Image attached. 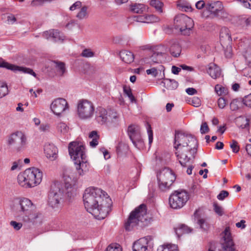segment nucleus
<instances>
[{
  "mask_svg": "<svg viewBox=\"0 0 251 251\" xmlns=\"http://www.w3.org/2000/svg\"><path fill=\"white\" fill-rule=\"evenodd\" d=\"M83 199L87 211L96 218L101 220L107 216L110 210L111 199L101 189L95 187L87 188Z\"/></svg>",
  "mask_w": 251,
  "mask_h": 251,
  "instance_id": "1",
  "label": "nucleus"
},
{
  "mask_svg": "<svg viewBox=\"0 0 251 251\" xmlns=\"http://www.w3.org/2000/svg\"><path fill=\"white\" fill-rule=\"evenodd\" d=\"M174 146L179 163L181 166H186L195 157L198 142L191 135L177 131L175 134Z\"/></svg>",
  "mask_w": 251,
  "mask_h": 251,
  "instance_id": "2",
  "label": "nucleus"
},
{
  "mask_svg": "<svg viewBox=\"0 0 251 251\" xmlns=\"http://www.w3.org/2000/svg\"><path fill=\"white\" fill-rule=\"evenodd\" d=\"M42 172L37 168L26 169L20 173L17 177L18 182L21 186L25 188L34 187L39 184L42 179Z\"/></svg>",
  "mask_w": 251,
  "mask_h": 251,
  "instance_id": "3",
  "label": "nucleus"
},
{
  "mask_svg": "<svg viewBox=\"0 0 251 251\" xmlns=\"http://www.w3.org/2000/svg\"><path fill=\"white\" fill-rule=\"evenodd\" d=\"M148 223L147 214V206L142 204L132 211L125 223V227L126 230H131L133 227L140 225L146 226Z\"/></svg>",
  "mask_w": 251,
  "mask_h": 251,
  "instance_id": "4",
  "label": "nucleus"
},
{
  "mask_svg": "<svg viewBox=\"0 0 251 251\" xmlns=\"http://www.w3.org/2000/svg\"><path fill=\"white\" fill-rule=\"evenodd\" d=\"M63 192L55 184L51 185L48 194V206L54 210L58 211L63 206Z\"/></svg>",
  "mask_w": 251,
  "mask_h": 251,
  "instance_id": "5",
  "label": "nucleus"
},
{
  "mask_svg": "<svg viewBox=\"0 0 251 251\" xmlns=\"http://www.w3.org/2000/svg\"><path fill=\"white\" fill-rule=\"evenodd\" d=\"M8 145L16 152L23 151L26 148L27 138L25 134L20 131L11 134L7 139Z\"/></svg>",
  "mask_w": 251,
  "mask_h": 251,
  "instance_id": "6",
  "label": "nucleus"
},
{
  "mask_svg": "<svg viewBox=\"0 0 251 251\" xmlns=\"http://www.w3.org/2000/svg\"><path fill=\"white\" fill-rule=\"evenodd\" d=\"M175 179V174L171 170L167 168H163L157 175L159 189L163 191L169 189Z\"/></svg>",
  "mask_w": 251,
  "mask_h": 251,
  "instance_id": "7",
  "label": "nucleus"
},
{
  "mask_svg": "<svg viewBox=\"0 0 251 251\" xmlns=\"http://www.w3.org/2000/svg\"><path fill=\"white\" fill-rule=\"evenodd\" d=\"M189 198V195L186 191H175L169 197L170 206L173 209L181 208L186 204Z\"/></svg>",
  "mask_w": 251,
  "mask_h": 251,
  "instance_id": "8",
  "label": "nucleus"
},
{
  "mask_svg": "<svg viewBox=\"0 0 251 251\" xmlns=\"http://www.w3.org/2000/svg\"><path fill=\"white\" fill-rule=\"evenodd\" d=\"M220 247L223 248L224 251H236L229 227H226L223 232L221 245H211L208 251H221Z\"/></svg>",
  "mask_w": 251,
  "mask_h": 251,
  "instance_id": "9",
  "label": "nucleus"
},
{
  "mask_svg": "<svg viewBox=\"0 0 251 251\" xmlns=\"http://www.w3.org/2000/svg\"><path fill=\"white\" fill-rule=\"evenodd\" d=\"M193 25V20L184 14L178 15L175 18V28L184 35H189Z\"/></svg>",
  "mask_w": 251,
  "mask_h": 251,
  "instance_id": "10",
  "label": "nucleus"
},
{
  "mask_svg": "<svg viewBox=\"0 0 251 251\" xmlns=\"http://www.w3.org/2000/svg\"><path fill=\"white\" fill-rule=\"evenodd\" d=\"M95 112V107L93 103L87 100H79L77 106V113L78 117L83 120L91 118Z\"/></svg>",
  "mask_w": 251,
  "mask_h": 251,
  "instance_id": "11",
  "label": "nucleus"
},
{
  "mask_svg": "<svg viewBox=\"0 0 251 251\" xmlns=\"http://www.w3.org/2000/svg\"><path fill=\"white\" fill-rule=\"evenodd\" d=\"M85 148L83 144L78 141H73L69 143L68 150L71 158L76 161L85 157Z\"/></svg>",
  "mask_w": 251,
  "mask_h": 251,
  "instance_id": "12",
  "label": "nucleus"
},
{
  "mask_svg": "<svg viewBox=\"0 0 251 251\" xmlns=\"http://www.w3.org/2000/svg\"><path fill=\"white\" fill-rule=\"evenodd\" d=\"M66 100L63 98L55 99L50 104V109L56 115H60L64 111L69 109Z\"/></svg>",
  "mask_w": 251,
  "mask_h": 251,
  "instance_id": "13",
  "label": "nucleus"
},
{
  "mask_svg": "<svg viewBox=\"0 0 251 251\" xmlns=\"http://www.w3.org/2000/svg\"><path fill=\"white\" fill-rule=\"evenodd\" d=\"M206 9L215 17L219 16L221 14L226 15V13L223 10V5L220 1H211L206 3Z\"/></svg>",
  "mask_w": 251,
  "mask_h": 251,
  "instance_id": "14",
  "label": "nucleus"
},
{
  "mask_svg": "<svg viewBox=\"0 0 251 251\" xmlns=\"http://www.w3.org/2000/svg\"><path fill=\"white\" fill-rule=\"evenodd\" d=\"M166 53V49L164 46H158L154 50V53L150 59H145L144 62L147 64L160 63L163 59V55Z\"/></svg>",
  "mask_w": 251,
  "mask_h": 251,
  "instance_id": "15",
  "label": "nucleus"
},
{
  "mask_svg": "<svg viewBox=\"0 0 251 251\" xmlns=\"http://www.w3.org/2000/svg\"><path fill=\"white\" fill-rule=\"evenodd\" d=\"M0 67L5 68L14 72H21L24 73L29 74L36 77V74L33 72V70L28 68L20 67L10 64L3 60L0 61Z\"/></svg>",
  "mask_w": 251,
  "mask_h": 251,
  "instance_id": "16",
  "label": "nucleus"
},
{
  "mask_svg": "<svg viewBox=\"0 0 251 251\" xmlns=\"http://www.w3.org/2000/svg\"><path fill=\"white\" fill-rule=\"evenodd\" d=\"M151 240V236L141 238L135 241L133 245V251H150L148 248L149 242Z\"/></svg>",
  "mask_w": 251,
  "mask_h": 251,
  "instance_id": "17",
  "label": "nucleus"
},
{
  "mask_svg": "<svg viewBox=\"0 0 251 251\" xmlns=\"http://www.w3.org/2000/svg\"><path fill=\"white\" fill-rule=\"evenodd\" d=\"M19 204L20 207V212L22 213L21 214L22 216L35 209V206L33 205L31 201L27 198H23L20 200Z\"/></svg>",
  "mask_w": 251,
  "mask_h": 251,
  "instance_id": "18",
  "label": "nucleus"
},
{
  "mask_svg": "<svg viewBox=\"0 0 251 251\" xmlns=\"http://www.w3.org/2000/svg\"><path fill=\"white\" fill-rule=\"evenodd\" d=\"M44 151L46 157L51 160H54L57 157L58 150L53 144H46Z\"/></svg>",
  "mask_w": 251,
  "mask_h": 251,
  "instance_id": "19",
  "label": "nucleus"
},
{
  "mask_svg": "<svg viewBox=\"0 0 251 251\" xmlns=\"http://www.w3.org/2000/svg\"><path fill=\"white\" fill-rule=\"evenodd\" d=\"M85 160V157H84V159H80L75 162L76 170L79 176H83L88 171V164Z\"/></svg>",
  "mask_w": 251,
  "mask_h": 251,
  "instance_id": "20",
  "label": "nucleus"
},
{
  "mask_svg": "<svg viewBox=\"0 0 251 251\" xmlns=\"http://www.w3.org/2000/svg\"><path fill=\"white\" fill-rule=\"evenodd\" d=\"M127 132L130 140H135L141 135L140 127L137 125H131L128 127Z\"/></svg>",
  "mask_w": 251,
  "mask_h": 251,
  "instance_id": "21",
  "label": "nucleus"
},
{
  "mask_svg": "<svg viewBox=\"0 0 251 251\" xmlns=\"http://www.w3.org/2000/svg\"><path fill=\"white\" fill-rule=\"evenodd\" d=\"M108 113L107 110L102 108L99 107L98 109L97 114L96 116V120L97 122L102 125L108 121Z\"/></svg>",
  "mask_w": 251,
  "mask_h": 251,
  "instance_id": "22",
  "label": "nucleus"
},
{
  "mask_svg": "<svg viewBox=\"0 0 251 251\" xmlns=\"http://www.w3.org/2000/svg\"><path fill=\"white\" fill-rule=\"evenodd\" d=\"M207 72L214 79L219 77L221 73L220 68L214 63H210L208 65Z\"/></svg>",
  "mask_w": 251,
  "mask_h": 251,
  "instance_id": "23",
  "label": "nucleus"
},
{
  "mask_svg": "<svg viewBox=\"0 0 251 251\" xmlns=\"http://www.w3.org/2000/svg\"><path fill=\"white\" fill-rule=\"evenodd\" d=\"M120 56L121 59L126 63H131L134 59L133 54L129 51L123 50L120 51Z\"/></svg>",
  "mask_w": 251,
  "mask_h": 251,
  "instance_id": "24",
  "label": "nucleus"
},
{
  "mask_svg": "<svg viewBox=\"0 0 251 251\" xmlns=\"http://www.w3.org/2000/svg\"><path fill=\"white\" fill-rule=\"evenodd\" d=\"M66 175H64V177L65 178V188H66V195L68 198H72L74 197L75 195V188L74 187V185L70 183L69 181L67 180Z\"/></svg>",
  "mask_w": 251,
  "mask_h": 251,
  "instance_id": "25",
  "label": "nucleus"
},
{
  "mask_svg": "<svg viewBox=\"0 0 251 251\" xmlns=\"http://www.w3.org/2000/svg\"><path fill=\"white\" fill-rule=\"evenodd\" d=\"M220 39L221 42H230L231 40V35L229 29L223 27L221 28L220 32Z\"/></svg>",
  "mask_w": 251,
  "mask_h": 251,
  "instance_id": "26",
  "label": "nucleus"
},
{
  "mask_svg": "<svg viewBox=\"0 0 251 251\" xmlns=\"http://www.w3.org/2000/svg\"><path fill=\"white\" fill-rule=\"evenodd\" d=\"M39 213L34 211V210L30 211L28 213H26L22 216L23 220L25 222L34 223L38 217Z\"/></svg>",
  "mask_w": 251,
  "mask_h": 251,
  "instance_id": "27",
  "label": "nucleus"
},
{
  "mask_svg": "<svg viewBox=\"0 0 251 251\" xmlns=\"http://www.w3.org/2000/svg\"><path fill=\"white\" fill-rule=\"evenodd\" d=\"M164 86L168 90H175L178 87V83L174 79H164L163 81Z\"/></svg>",
  "mask_w": 251,
  "mask_h": 251,
  "instance_id": "28",
  "label": "nucleus"
},
{
  "mask_svg": "<svg viewBox=\"0 0 251 251\" xmlns=\"http://www.w3.org/2000/svg\"><path fill=\"white\" fill-rule=\"evenodd\" d=\"M57 133L61 135L65 136L69 130V127L63 122L58 123L56 126Z\"/></svg>",
  "mask_w": 251,
  "mask_h": 251,
  "instance_id": "29",
  "label": "nucleus"
},
{
  "mask_svg": "<svg viewBox=\"0 0 251 251\" xmlns=\"http://www.w3.org/2000/svg\"><path fill=\"white\" fill-rule=\"evenodd\" d=\"M243 102L242 99H235L233 100L230 103V108L232 111H236L243 106Z\"/></svg>",
  "mask_w": 251,
  "mask_h": 251,
  "instance_id": "30",
  "label": "nucleus"
},
{
  "mask_svg": "<svg viewBox=\"0 0 251 251\" xmlns=\"http://www.w3.org/2000/svg\"><path fill=\"white\" fill-rule=\"evenodd\" d=\"M175 231L176 234L177 235L178 237H179L180 235L185 233H188L191 231V229L188 226L182 225L178 227L175 228Z\"/></svg>",
  "mask_w": 251,
  "mask_h": 251,
  "instance_id": "31",
  "label": "nucleus"
},
{
  "mask_svg": "<svg viewBox=\"0 0 251 251\" xmlns=\"http://www.w3.org/2000/svg\"><path fill=\"white\" fill-rule=\"evenodd\" d=\"M181 51V47L177 43L172 44L170 49L171 54L176 57H178L180 55Z\"/></svg>",
  "mask_w": 251,
  "mask_h": 251,
  "instance_id": "32",
  "label": "nucleus"
},
{
  "mask_svg": "<svg viewBox=\"0 0 251 251\" xmlns=\"http://www.w3.org/2000/svg\"><path fill=\"white\" fill-rule=\"evenodd\" d=\"M108 113V121L114 122L119 118V114L117 113V111L114 109H107Z\"/></svg>",
  "mask_w": 251,
  "mask_h": 251,
  "instance_id": "33",
  "label": "nucleus"
},
{
  "mask_svg": "<svg viewBox=\"0 0 251 251\" xmlns=\"http://www.w3.org/2000/svg\"><path fill=\"white\" fill-rule=\"evenodd\" d=\"M146 6L143 4L135 3L131 5L130 10L135 13H142L146 10Z\"/></svg>",
  "mask_w": 251,
  "mask_h": 251,
  "instance_id": "34",
  "label": "nucleus"
},
{
  "mask_svg": "<svg viewBox=\"0 0 251 251\" xmlns=\"http://www.w3.org/2000/svg\"><path fill=\"white\" fill-rule=\"evenodd\" d=\"M89 137L92 138V140L90 142V146L93 148L95 147L98 144V139H99V136L98 135L97 132L92 131L90 133Z\"/></svg>",
  "mask_w": 251,
  "mask_h": 251,
  "instance_id": "35",
  "label": "nucleus"
},
{
  "mask_svg": "<svg viewBox=\"0 0 251 251\" xmlns=\"http://www.w3.org/2000/svg\"><path fill=\"white\" fill-rule=\"evenodd\" d=\"M177 246L174 244L164 245L159 247L157 251H174L177 250Z\"/></svg>",
  "mask_w": 251,
  "mask_h": 251,
  "instance_id": "36",
  "label": "nucleus"
},
{
  "mask_svg": "<svg viewBox=\"0 0 251 251\" xmlns=\"http://www.w3.org/2000/svg\"><path fill=\"white\" fill-rule=\"evenodd\" d=\"M88 16L87 7L86 6L82 7L76 15V17L80 20L86 19Z\"/></svg>",
  "mask_w": 251,
  "mask_h": 251,
  "instance_id": "37",
  "label": "nucleus"
},
{
  "mask_svg": "<svg viewBox=\"0 0 251 251\" xmlns=\"http://www.w3.org/2000/svg\"><path fill=\"white\" fill-rule=\"evenodd\" d=\"M150 4L152 7H154L159 12H162V7L163 6V3L161 1L157 0H151L150 1Z\"/></svg>",
  "mask_w": 251,
  "mask_h": 251,
  "instance_id": "38",
  "label": "nucleus"
},
{
  "mask_svg": "<svg viewBox=\"0 0 251 251\" xmlns=\"http://www.w3.org/2000/svg\"><path fill=\"white\" fill-rule=\"evenodd\" d=\"M249 125V120L243 117H240L237 121V125L242 128L247 127Z\"/></svg>",
  "mask_w": 251,
  "mask_h": 251,
  "instance_id": "39",
  "label": "nucleus"
},
{
  "mask_svg": "<svg viewBox=\"0 0 251 251\" xmlns=\"http://www.w3.org/2000/svg\"><path fill=\"white\" fill-rule=\"evenodd\" d=\"M215 90L219 96L226 95L227 94V89L221 85L217 84L215 87Z\"/></svg>",
  "mask_w": 251,
  "mask_h": 251,
  "instance_id": "40",
  "label": "nucleus"
},
{
  "mask_svg": "<svg viewBox=\"0 0 251 251\" xmlns=\"http://www.w3.org/2000/svg\"><path fill=\"white\" fill-rule=\"evenodd\" d=\"M134 145L139 149H142L144 148V144L141 135L139 136L138 139L135 138V140H131Z\"/></svg>",
  "mask_w": 251,
  "mask_h": 251,
  "instance_id": "41",
  "label": "nucleus"
},
{
  "mask_svg": "<svg viewBox=\"0 0 251 251\" xmlns=\"http://www.w3.org/2000/svg\"><path fill=\"white\" fill-rule=\"evenodd\" d=\"M8 94V87L4 82L0 81V98H1Z\"/></svg>",
  "mask_w": 251,
  "mask_h": 251,
  "instance_id": "42",
  "label": "nucleus"
},
{
  "mask_svg": "<svg viewBox=\"0 0 251 251\" xmlns=\"http://www.w3.org/2000/svg\"><path fill=\"white\" fill-rule=\"evenodd\" d=\"M124 92L127 95L132 102H136V100L132 95L131 90L129 87L125 86L124 87Z\"/></svg>",
  "mask_w": 251,
  "mask_h": 251,
  "instance_id": "43",
  "label": "nucleus"
},
{
  "mask_svg": "<svg viewBox=\"0 0 251 251\" xmlns=\"http://www.w3.org/2000/svg\"><path fill=\"white\" fill-rule=\"evenodd\" d=\"M53 31L54 35H52V38L53 39L54 41L56 42L58 41H63L64 40V36L62 34H61L59 31L57 30L52 29Z\"/></svg>",
  "mask_w": 251,
  "mask_h": 251,
  "instance_id": "44",
  "label": "nucleus"
},
{
  "mask_svg": "<svg viewBox=\"0 0 251 251\" xmlns=\"http://www.w3.org/2000/svg\"><path fill=\"white\" fill-rule=\"evenodd\" d=\"M147 128L149 136V143L151 145L153 141V131L151 126L149 123H147Z\"/></svg>",
  "mask_w": 251,
  "mask_h": 251,
  "instance_id": "45",
  "label": "nucleus"
},
{
  "mask_svg": "<svg viewBox=\"0 0 251 251\" xmlns=\"http://www.w3.org/2000/svg\"><path fill=\"white\" fill-rule=\"evenodd\" d=\"M230 147L232 151L234 153H237L240 150V147L238 145V142L234 140L231 141L230 143Z\"/></svg>",
  "mask_w": 251,
  "mask_h": 251,
  "instance_id": "46",
  "label": "nucleus"
},
{
  "mask_svg": "<svg viewBox=\"0 0 251 251\" xmlns=\"http://www.w3.org/2000/svg\"><path fill=\"white\" fill-rule=\"evenodd\" d=\"M106 251H122V249L119 244H114L109 245Z\"/></svg>",
  "mask_w": 251,
  "mask_h": 251,
  "instance_id": "47",
  "label": "nucleus"
},
{
  "mask_svg": "<svg viewBox=\"0 0 251 251\" xmlns=\"http://www.w3.org/2000/svg\"><path fill=\"white\" fill-rule=\"evenodd\" d=\"M147 23H154L159 22L160 19L158 17L153 15H146Z\"/></svg>",
  "mask_w": 251,
  "mask_h": 251,
  "instance_id": "48",
  "label": "nucleus"
},
{
  "mask_svg": "<svg viewBox=\"0 0 251 251\" xmlns=\"http://www.w3.org/2000/svg\"><path fill=\"white\" fill-rule=\"evenodd\" d=\"M242 100L244 105L251 108V93L245 96Z\"/></svg>",
  "mask_w": 251,
  "mask_h": 251,
  "instance_id": "49",
  "label": "nucleus"
},
{
  "mask_svg": "<svg viewBox=\"0 0 251 251\" xmlns=\"http://www.w3.org/2000/svg\"><path fill=\"white\" fill-rule=\"evenodd\" d=\"M94 55V53L90 49H85L81 53V56L85 57H91Z\"/></svg>",
  "mask_w": 251,
  "mask_h": 251,
  "instance_id": "50",
  "label": "nucleus"
},
{
  "mask_svg": "<svg viewBox=\"0 0 251 251\" xmlns=\"http://www.w3.org/2000/svg\"><path fill=\"white\" fill-rule=\"evenodd\" d=\"M56 67L59 70L60 73L63 75L65 72V64L63 62L55 61Z\"/></svg>",
  "mask_w": 251,
  "mask_h": 251,
  "instance_id": "51",
  "label": "nucleus"
},
{
  "mask_svg": "<svg viewBox=\"0 0 251 251\" xmlns=\"http://www.w3.org/2000/svg\"><path fill=\"white\" fill-rule=\"evenodd\" d=\"M191 104L194 107H198L201 105V100L199 98L194 97L191 100Z\"/></svg>",
  "mask_w": 251,
  "mask_h": 251,
  "instance_id": "52",
  "label": "nucleus"
},
{
  "mask_svg": "<svg viewBox=\"0 0 251 251\" xmlns=\"http://www.w3.org/2000/svg\"><path fill=\"white\" fill-rule=\"evenodd\" d=\"M146 73L148 75H151L153 77H156L158 74V70L157 68L153 67L146 70Z\"/></svg>",
  "mask_w": 251,
  "mask_h": 251,
  "instance_id": "53",
  "label": "nucleus"
},
{
  "mask_svg": "<svg viewBox=\"0 0 251 251\" xmlns=\"http://www.w3.org/2000/svg\"><path fill=\"white\" fill-rule=\"evenodd\" d=\"M209 130L208 126L206 122H203L201 126L200 131L201 134L207 133Z\"/></svg>",
  "mask_w": 251,
  "mask_h": 251,
  "instance_id": "54",
  "label": "nucleus"
},
{
  "mask_svg": "<svg viewBox=\"0 0 251 251\" xmlns=\"http://www.w3.org/2000/svg\"><path fill=\"white\" fill-rule=\"evenodd\" d=\"M226 104V100L223 97L220 98L218 100V107L221 109H223L225 107Z\"/></svg>",
  "mask_w": 251,
  "mask_h": 251,
  "instance_id": "55",
  "label": "nucleus"
},
{
  "mask_svg": "<svg viewBox=\"0 0 251 251\" xmlns=\"http://www.w3.org/2000/svg\"><path fill=\"white\" fill-rule=\"evenodd\" d=\"M215 212L220 216L223 214V208L221 206H219L217 203H214L213 204Z\"/></svg>",
  "mask_w": 251,
  "mask_h": 251,
  "instance_id": "56",
  "label": "nucleus"
},
{
  "mask_svg": "<svg viewBox=\"0 0 251 251\" xmlns=\"http://www.w3.org/2000/svg\"><path fill=\"white\" fill-rule=\"evenodd\" d=\"M21 163L22 161L21 160H18V161L13 162L12 163L10 170L13 171L17 170V169H19L20 170V167H19V165H21Z\"/></svg>",
  "mask_w": 251,
  "mask_h": 251,
  "instance_id": "57",
  "label": "nucleus"
},
{
  "mask_svg": "<svg viewBox=\"0 0 251 251\" xmlns=\"http://www.w3.org/2000/svg\"><path fill=\"white\" fill-rule=\"evenodd\" d=\"M229 195L227 191L223 190L221 191L220 194L217 196V198L219 200H223L225 198L227 197Z\"/></svg>",
  "mask_w": 251,
  "mask_h": 251,
  "instance_id": "58",
  "label": "nucleus"
},
{
  "mask_svg": "<svg viewBox=\"0 0 251 251\" xmlns=\"http://www.w3.org/2000/svg\"><path fill=\"white\" fill-rule=\"evenodd\" d=\"M10 225L12 226L14 228L17 230H19L22 226V224L20 223H17L15 221H12L10 222Z\"/></svg>",
  "mask_w": 251,
  "mask_h": 251,
  "instance_id": "59",
  "label": "nucleus"
},
{
  "mask_svg": "<svg viewBox=\"0 0 251 251\" xmlns=\"http://www.w3.org/2000/svg\"><path fill=\"white\" fill-rule=\"evenodd\" d=\"M53 32L52 29L45 31L43 33V36L47 39L52 38V35H54V34Z\"/></svg>",
  "mask_w": 251,
  "mask_h": 251,
  "instance_id": "60",
  "label": "nucleus"
},
{
  "mask_svg": "<svg viewBox=\"0 0 251 251\" xmlns=\"http://www.w3.org/2000/svg\"><path fill=\"white\" fill-rule=\"evenodd\" d=\"M50 128V125L49 124H46L41 125L39 128L41 132H45L49 131Z\"/></svg>",
  "mask_w": 251,
  "mask_h": 251,
  "instance_id": "61",
  "label": "nucleus"
},
{
  "mask_svg": "<svg viewBox=\"0 0 251 251\" xmlns=\"http://www.w3.org/2000/svg\"><path fill=\"white\" fill-rule=\"evenodd\" d=\"M81 2L80 1H77L70 7V10L71 11H74L77 8L81 7Z\"/></svg>",
  "mask_w": 251,
  "mask_h": 251,
  "instance_id": "62",
  "label": "nucleus"
},
{
  "mask_svg": "<svg viewBox=\"0 0 251 251\" xmlns=\"http://www.w3.org/2000/svg\"><path fill=\"white\" fill-rule=\"evenodd\" d=\"M45 2V0H33L31 2V6L42 5Z\"/></svg>",
  "mask_w": 251,
  "mask_h": 251,
  "instance_id": "63",
  "label": "nucleus"
},
{
  "mask_svg": "<svg viewBox=\"0 0 251 251\" xmlns=\"http://www.w3.org/2000/svg\"><path fill=\"white\" fill-rule=\"evenodd\" d=\"M198 224L202 229H203L204 230L207 229L208 226L204 220L202 219H200L198 221Z\"/></svg>",
  "mask_w": 251,
  "mask_h": 251,
  "instance_id": "64",
  "label": "nucleus"
}]
</instances>
